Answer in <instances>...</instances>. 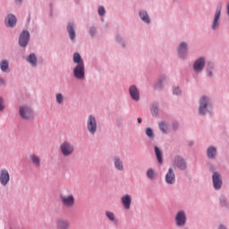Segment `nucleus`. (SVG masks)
I'll list each match as a JSON object with an SVG mask.
<instances>
[{
    "instance_id": "10",
    "label": "nucleus",
    "mask_w": 229,
    "mask_h": 229,
    "mask_svg": "<svg viewBox=\"0 0 229 229\" xmlns=\"http://www.w3.org/2000/svg\"><path fill=\"white\" fill-rule=\"evenodd\" d=\"M205 67V58H199L193 64V70L195 72H201Z\"/></svg>"
},
{
    "instance_id": "45",
    "label": "nucleus",
    "mask_w": 229,
    "mask_h": 229,
    "mask_svg": "<svg viewBox=\"0 0 229 229\" xmlns=\"http://www.w3.org/2000/svg\"><path fill=\"white\" fill-rule=\"evenodd\" d=\"M0 83H4V81L3 79H0Z\"/></svg>"
},
{
    "instance_id": "39",
    "label": "nucleus",
    "mask_w": 229,
    "mask_h": 229,
    "mask_svg": "<svg viewBox=\"0 0 229 229\" xmlns=\"http://www.w3.org/2000/svg\"><path fill=\"white\" fill-rule=\"evenodd\" d=\"M89 33H90V35H94V33H96V29L95 28H91L89 30Z\"/></svg>"
},
{
    "instance_id": "46",
    "label": "nucleus",
    "mask_w": 229,
    "mask_h": 229,
    "mask_svg": "<svg viewBox=\"0 0 229 229\" xmlns=\"http://www.w3.org/2000/svg\"><path fill=\"white\" fill-rule=\"evenodd\" d=\"M208 76H212V72H208Z\"/></svg>"
},
{
    "instance_id": "30",
    "label": "nucleus",
    "mask_w": 229,
    "mask_h": 229,
    "mask_svg": "<svg viewBox=\"0 0 229 229\" xmlns=\"http://www.w3.org/2000/svg\"><path fill=\"white\" fill-rule=\"evenodd\" d=\"M168 125L165 122L159 123V130L162 131L163 133H167Z\"/></svg>"
},
{
    "instance_id": "16",
    "label": "nucleus",
    "mask_w": 229,
    "mask_h": 229,
    "mask_svg": "<svg viewBox=\"0 0 229 229\" xmlns=\"http://www.w3.org/2000/svg\"><path fill=\"white\" fill-rule=\"evenodd\" d=\"M121 201H122V205L124 208V209L130 210V207L131 205V196L127 194V195L122 197Z\"/></svg>"
},
{
    "instance_id": "28",
    "label": "nucleus",
    "mask_w": 229,
    "mask_h": 229,
    "mask_svg": "<svg viewBox=\"0 0 229 229\" xmlns=\"http://www.w3.org/2000/svg\"><path fill=\"white\" fill-rule=\"evenodd\" d=\"M155 153L158 161V164H162V151L158 147H155Z\"/></svg>"
},
{
    "instance_id": "4",
    "label": "nucleus",
    "mask_w": 229,
    "mask_h": 229,
    "mask_svg": "<svg viewBox=\"0 0 229 229\" xmlns=\"http://www.w3.org/2000/svg\"><path fill=\"white\" fill-rule=\"evenodd\" d=\"M73 76L77 80H85V64L81 63L73 69Z\"/></svg>"
},
{
    "instance_id": "15",
    "label": "nucleus",
    "mask_w": 229,
    "mask_h": 229,
    "mask_svg": "<svg viewBox=\"0 0 229 229\" xmlns=\"http://www.w3.org/2000/svg\"><path fill=\"white\" fill-rule=\"evenodd\" d=\"M17 24V18L13 14H9L5 19V25L7 28H13Z\"/></svg>"
},
{
    "instance_id": "38",
    "label": "nucleus",
    "mask_w": 229,
    "mask_h": 229,
    "mask_svg": "<svg viewBox=\"0 0 229 229\" xmlns=\"http://www.w3.org/2000/svg\"><path fill=\"white\" fill-rule=\"evenodd\" d=\"M220 203H221L222 207H225V205L226 203V199H225V197H222L220 199Z\"/></svg>"
},
{
    "instance_id": "8",
    "label": "nucleus",
    "mask_w": 229,
    "mask_h": 229,
    "mask_svg": "<svg viewBox=\"0 0 229 229\" xmlns=\"http://www.w3.org/2000/svg\"><path fill=\"white\" fill-rule=\"evenodd\" d=\"M8 182H10V174L8 173V170L2 169L0 171V183L4 187L5 185H8Z\"/></svg>"
},
{
    "instance_id": "32",
    "label": "nucleus",
    "mask_w": 229,
    "mask_h": 229,
    "mask_svg": "<svg viewBox=\"0 0 229 229\" xmlns=\"http://www.w3.org/2000/svg\"><path fill=\"white\" fill-rule=\"evenodd\" d=\"M151 114L152 115H158V106L157 105H153L151 108Z\"/></svg>"
},
{
    "instance_id": "34",
    "label": "nucleus",
    "mask_w": 229,
    "mask_h": 229,
    "mask_svg": "<svg viewBox=\"0 0 229 229\" xmlns=\"http://www.w3.org/2000/svg\"><path fill=\"white\" fill-rule=\"evenodd\" d=\"M3 110H4V101L3 98L0 97V112H3Z\"/></svg>"
},
{
    "instance_id": "40",
    "label": "nucleus",
    "mask_w": 229,
    "mask_h": 229,
    "mask_svg": "<svg viewBox=\"0 0 229 229\" xmlns=\"http://www.w3.org/2000/svg\"><path fill=\"white\" fill-rule=\"evenodd\" d=\"M177 128H178V123H174V124H173V129H174V130H176Z\"/></svg>"
},
{
    "instance_id": "9",
    "label": "nucleus",
    "mask_w": 229,
    "mask_h": 229,
    "mask_svg": "<svg viewBox=\"0 0 229 229\" xmlns=\"http://www.w3.org/2000/svg\"><path fill=\"white\" fill-rule=\"evenodd\" d=\"M28 42H30V32L28 31L21 32L19 39V44L21 47H26V46H28Z\"/></svg>"
},
{
    "instance_id": "44",
    "label": "nucleus",
    "mask_w": 229,
    "mask_h": 229,
    "mask_svg": "<svg viewBox=\"0 0 229 229\" xmlns=\"http://www.w3.org/2000/svg\"><path fill=\"white\" fill-rule=\"evenodd\" d=\"M219 229H226V228L223 225H220Z\"/></svg>"
},
{
    "instance_id": "3",
    "label": "nucleus",
    "mask_w": 229,
    "mask_h": 229,
    "mask_svg": "<svg viewBox=\"0 0 229 229\" xmlns=\"http://www.w3.org/2000/svg\"><path fill=\"white\" fill-rule=\"evenodd\" d=\"M20 115L24 121H30V119H33V111L30 106H20Z\"/></svg>"
},
{
    "instance_id": "26",
    "label": "nucleus",
    "mask_w": 229,
    "mask_h": 229,
    "mask_svg": "<svg viewBox=\"0 0 229 229\" xmlns=\"http://www.w3.org/2000/svg\"><path fill=\"white\" fill-rule=\"evenodd\" d=\"M73 62L74 64H77V65H80V64H83V59H81V55H80L79 53H75L73 55Z\"/></svg>"
},
{
    "instance_id": "35",
    "label": "nucleus",
    "mask_w": 229,
    "mask_h": 229,
    "mask_svg": "<svg viewBox=\"0 0 229 229\" xmlns=\"http://www.w3.org/2000/svg\"><path fill=\"white\" fill-rule=\"evenodd\" d=\"M146 134L148 135V137H153V130H151V128H147Z\"/></svg>"
},
{
    "instance_id": "12",
    "label": "nucleus",
    "mask_w": 229,
    "mask_h": 229,
    "mask_svg": "<svg viewBox=\"0 0 229 229\" xmlns=\"http://www.w3.org/2000/svg\"><path fill=\"white\" fill-rule=\"evenodd\" d=\"M186 219L187 217L185 216V213L183 211H180L179 213H177L175 216L177 226H184Z\"/></svg>"
},
{
    "instance_id": "6",
    "label": "nucleus",
    "mask_w": 229,
    "mask_h": 229,
    "mask_svg": "<svg viewBox=\"0 0 229 229\" xmlns=\"http://www.w3.org/2000/svg\"><path fill=\"white\" fill-rule=\"evenodd\" d=\"M223 8V4H219L215 13L213 23H212V30H217L219 28V19H221V10Z\"/></svg>"
},
{
    "instance_id": "29",
    "label": "nucleus",
    "mask_w": 229,
    "mask_h": 229,
    "mask_svg": "<svg viewBox=\"0 0 229 229\" xmlns=\"http://www.w3.org/2000/svg\"><path fill=\"white\" fill-rule=\"evenodd\" d=\"M155 176H157V174L152 168L147 170V178H148V180H155Z\"/></svg>"
},
{
    "instance_id": "27",
    "label": "nucleus",
    "mask_w": 229,
    "mask_h": 229,
    "mask_svg": "<svg viewBox=\"0 0 229 229\" xmlns=\"http://www.w3.org/2000/svg\"><path fill=\"white\" fill-rule=\"evenodd\" d=\"M8 67H9V64L7 60L1 61L0 68H1V71H3V72H6V71H8Z\"/></svg>"
},
{
    "instance_id": "37",
    "label": "nucleus",
    "mask_w": 229,
    "mask_h": 229,
    "mask_svg": "<svg viewBox=\"0 0 229 229\" xmlns=\"http://www.w3.org/2000/svg\"><path fill=\"white\" fill-rule=\"evenodd\" d=\"M173 92L175 94V96H178V94H180V88H174Z\"/></svg>"
},
{
    "instance_id": "25",
    "label": "nucleus",
    "mask_w": 229,
    "mask_h": 229,
    "mask_svg": "<svg viewBox=\"0 0 229 229\" xmlns=\"http://www.w3.org/2000/svg\"><path fill=\"white\" fill-rule=\"evenodd\" d=\"M216 148H214V147H209L208 148V158H215L216 157Z\"/></svg>"
},
{
    "instance_id": "17",
    "label": "nucleus",
    "mask_w": 229,
    "mask_h": 229,
    "mask_svg": "<svg viewBox=\"0 0 229 229\" xmlns=\"http://www.w3.org/2000/svg\"><path fill=\"white\" fill-rule=\"evenodd\" d=\"M55 225L57 229H69L70 226V224L67 222V220L64 219H58Z\"/></svg>"
},
{
    "instance_id": "31",
    "label": "nucleus",
    "mask_w": 229,
    "mask_h": 229,
    "mask_svg": "<svg viewBox=\"0 0 229 229\" xmlns=\"http://www.w3.org/2000/svg\"><path fill=\"white\" fill-rule=\"evenodd\" d=\"M106 216L109 221H115V215H114V213L106 211Z\"/></svg>"
},
{
    "instance_id": "24",
    "label": "nucleus",
    "mask_w": 229,
    "mask_h": 229,
    "mask_svg": "<svg viewBox=\"0 0 229 229\" xmlns=\"http://www.w3.org/2000/svg\"><path fill=\"white\" fill-rule=\"evenodd\" d=\"M27 61L29 64H31L33 67H35V65H37V55H35V54H30L28 56Z\"/></svg>"
},
{
    "instance_id": "23",
    "label": "nucleus",
    "mask_w": 229,
    "mask_h": 229,
    "mask_svg": "<svg viewBox=\"0 0 229 229\" xmlns=\"http://www.w3.org/2000/svg\"><path fill=\"white\" fill-rule=\"evenodd\" d=\"M30 160L36 167H40V157L37 155H31Z\"/></svg>"
},
{
    "instance_id": "5",
    "label": "nucleus",
    "mask_w": 229,
    "mask_h": 229,
    "mask_svg": "<svg viewBox=\"0 0 229 229\" xmlns=\"http://www.w3.org/2000/svg\"><path fill=\"white\" fill-rule=\"evenodd\" d=\"M88 131L91 135H94L98 130V122L96 121V117L93 115H89L87 122Z\"/></svg>"
},
{
    "instance_id": "14",
    "label": "nucleus",
    "mask_w": 229,
    "mask_h": 229,
    "mask_svg": "<svg viewBox=\"0 0 229 229\" xmlns=\"http://www.w3.org/2000/svg\"><path fill=\"white\" fill-rule=\"evenodd\" d=\"M165 182L170 185H173V183L176 182V176L174 175V172L173 171V168H170L167 174H165Z\"/></svg>"
},
{
    "instance_id": "18",
    "label": "nucleus",
    "mask_w": 229,
    "mask_h": 229,
    "mask_svg": "<svg viewBox=\"0 0 229 229\" xmlns=\"http://www.w3.org/2000/svg\"><path fill=\"white\" fill-rule=\"evenodd\" d=\"M175 164L177 167H179V169H182V171H184V169H187V164H185L183 158L180 157L175 158Z\"/></svg>"
},
{
    "instance_id": "43",
    "label": "nucleus",
    "mask_w": 229,
    "mask_h": 229,
    "mask_svg": "<svg viewBox=\"0 0 229 229\" xmlns=\"http://www.w3.org/2000/svg\"><path fill=\"white\" fill-rule=\"evenodd\" d=\"M138 123L140 124V123H142V118H138Z\"/></svg>"
},
{
    "instance_id": "42",
    "label": "nucleus",
    "mask_w": 229,
    "mask_h": 229,
    "mask_svg": "<svg viewBox=\"0 0 229 229\" xmlns=\"http://www.w3.org/2000/svg\"><path fill=\"white\" fill-rule=\"evenodd\" d=\"M208 67H209V69H212V67H214V64L212 63H209Z\"/></svg>"
},
{
    "instance_id": "19",
    "label": "nucleus",
    "mask_w": 229,
    "mask_h": 229,
    "mask_svg": "<svg viewBox=\"0 0 229 229\" xmlns=\"http://www.w3.org/2000/svg\"><path fill=\"white\" fill-rule=\"evenodd\" d=\"M114 167L118 171H124V165L119 157H114Z\"/></svg>"
},
{
    "instance_id": "33",
    "label": "nucleus",
    "mask_w": 229,
    "mask_h": 229,
    "mask_svg": "<svg viewBox=\"0 0 229 229\" xmlns=\"http://www.w3.org/2000/svg\"><path fill=\"white\" fill-rule=\"evenodd\" d=\"M56 102L59 105H62V103H64V96L61 93L56 95Z\"/></svg>"
},
{
    "instance_id": "11",
    "label": "nucleus",
    "mask_w": 229,
    "mask_h": 229,
    "mask_svg": "<svg viewBox=\"0 0 229 229\" xmlns=\"http://www.w3.org/2000/svg\"><path fill=\"white\" fill-rule=\"evenodd\" d=\"M129 94L133 101H139L140 99V93L135 86H131L129 88Z\"/></svg>"
},
{
    "instance_id": "47",
    "label": "nucleus",
    "mask_w": 229,
    "mask_h": 229,
    "mask_svg": "<svg viewBox=\"0 0 229 229\" xmlns=\"http://www.w3.org/2000/svg\"><path fill=\"white\" fill-rule=\"evenodd\" d=\"M21 1H22V0H16V3H21Z\"/></svg>"
},
{
    "instance_id": "20",
    "label": "nucleus",
    "mask_w": 229,
    "mask_h": 229,
    "mask_svg": "<svg viewBox=\"0 0 229 229\" xmlns=\"http://www.w3.org/2000/svg\"><path fill=\"white\" fill-rule=\"evenodd\" d=\"M178 53H179V56H181V58H182L183 55H185V53H187V43L185 42H182L178 47Z\"/></svg>"
},
{
    "instance_id": "41",
    "label": "nucleus",
    "mask_w": 229,
    "mask_h": 229,
    "mask_svg": "<svg viewBox=\"0 0 229 229\" xmlns=\"http://www.w3.org/2000/svg\"><path fill=\"white\" fill-rule=\"evenodd\" d=\"M226 10H227V15L229 16V3H227Z\"/></svg>"
},
{
    "instance_id": "13",
    "label": "nucleus",
    "mask_w": 229,
    "mask_h": 229,
    "mask_svg": "<svg viewBox=\"0 0 229 229\" xmlns=\"http://www.w3.org/2000/svg\"><path fill=\"white\" fill-rule=\"evenodd\" d=\"M208 104V98L207 97H202L200 99V105L199 108V113L201 115H205V112H207V105Z\"/></svg>"
},
{
    "instance_id": "22",
    "label": "nucleus",
    "mask_w": 229,
    "mask_h": 229,
    "mask_svg": "<svg viewBox=\"0 0 229 229\" xmlns=\"http://www.w3.org/2000/svg\"><path fill=\"white\" fill-rule=\"evenodd\" d=\"M140 17L141 21H143V22H147V24H149L150 22L149 15H148V13L146 11H140Z\"/></svg>"
},
{
    "instance_id": "36",
    "label": "nucleus",
    "mask_w": 229,
    "mask_h": 229,
    "mask_svg": "<svg viewBox=\"0 0 229 229\" xmlns=\"http://www.w3.org/2000/svg\"><path fill=\"white\" fill-rule=\"evenodd\" d=\"M106 11H105V7L100 6L98 7V15H105Z\"/></svg>"
},
{
    "instance_id": "1",
    "label": "nucleus",
    "mask_w": 229,
    "mask_h": 229,
    "mask_svg": "<svg viewBox=\"0 0 229 229\" xmlns=\"http://www.w3.org/2000/svg\"><path fill=\"white\" fill-rule=\"evenodd\" d=\"M61 203L65 208H72L74 207V195L72 193H61L60 195Z\"/></svg>"
},
{
    "instance_id": "7",
    "label": "nucleus",
    "mask_w": 229,
    "mask_h": 229,
    "mask_svg": "<svg viewBox=\"0 0 229 229\" xmlns=\"http://www.w3.org/2000/svg\"><path fill=\"white\" fill-rule=\"evenodd\" d=\"M213 185L216 191H219L223 185V180L221 179V174L217 172H215L213 176Z\"/></svg>"
},
{
    "instance_id": "21",
    "label": "nucleus",
    "mask_w": 229,
    "mask_h": 229,
    "mask_svg": "<svg viewBox=\"0 0 229 229\" xmlns=\"http://www.w3.org/2000/svg\"><path fill=\"white\" fill-rule=\"evenodd\" d=\"M67 31L69 33V37L71 40H74V38H76V32L74 31V27L72 26V24L71 23L68 24Z\"/></svg>"
},
{
    "instance_id": "2",
    "label": "nucleus",
    "mask_w": 229,
    "mask_h": 229,
    "mask_svg": "<svg viewBox=\"0 0 229 229\" xmlns=\"http://www.w3.org/2000/svg\"><path fill=\"white\" fill-rule=\"evenodd\" d=\"M61 153L64 157H71L74 153V146L69 141H64L61 145Z\"/></svg>"
}]
</instances>
